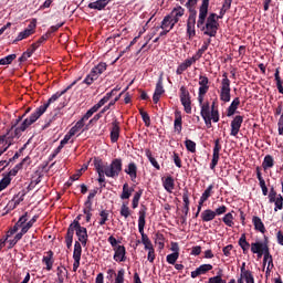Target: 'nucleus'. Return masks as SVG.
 I'll list each match as a JSON object with an SVG mask.
<instances>
[{
    "instance_id": "obj_1",
    "label": "nucleus",
    "mask_w": 283,
    "mask_h": 283,
    "mask_svg": "<svg viewBox=\"0 0 283 283\" xmlns=\"http://www.w3.org/2000/svg\"><path fill=\"white\" fill-rule=\"evenodd\" d=\"M227 14V9L221 8L219 15L217 13L209 14V0H202L199 7V15L197 20V28L203 32L206 36H216L220 28V19Z\"/></svg>"
},
{
    "instance_id": "obj_2",
    "label": "nucleus",
    "mask_w": 283,
    "mask_h": 283,
    "mask_svg": "<svg viewBox=\"0 0 283 283\" xmlns=\"http://www.w3.org/2000/svg\"><path fill=\"white\" fill-rule=\"evenodd\" d=\"M34 123H36V118L31 115L30 117L25 118L19 127L12 128L11 125L7 134L2 135L4 136L7 147L10 149V147L14 145V138H21L23 132H25L28 127L34 125Z\"/></svg>"
},
{
    "instance_id": "obj_3",
    "label": "nucleus",
    "mask_w": 283,
    "mask_h": 283,
    "mask_svg": "<svg viewBox=\"0 0 283 283\" xmlns=\"http://www.w3.org/2000/svg\"><path fill=\"white\" fill-rule=\"evenodd\" d=\"M76 84V81H74L73 83H71L69 86H66L63 91L61 92H56L55 94H53L46 103H44L43 105L39 106L38 108H35V111L31 114L32 117L35 118V120L41 118V115L44 112H48V107H50V105H52V103H56V101H59V98H61V96H63V94H67V92H70V90H72V86Z\"/></svg>"
},
{
    "instance_id": "obj_4",
    "label": "nucleus",
    "mask_w": 283,
    "mask_h": 283,
    "mask_svg": "<svg viewBox=\"0 0 283 283\" xmlns=\"http://www.w3.org/2000/svg\"><path fill=\"white\" fill-rule=\"evenodd\" d=\"M180 17H185V8H182L181 6L174 8L170 14L166 15L163 19L160 27H157L155 29V32H158L160 28H168L169 30L176 28V23L180 21Z\"/></svg>"
},
{
    "instance_id": "obj_5",
    "label": "nucleus",
    "mask_w": 283,
    "mask_h": 283,
    "mask_svg": "<svg viewBox=\"0 0 283 283\" xmlns=\"http://www.w3.org/2000/svg\"><path fill=\"white\" fill-rule=\"evenodd\" d=\"M138 216V231L142 235V243L145 249H151L154 244H151V240H149V237L145 233V224H147V221L145 220V218H147V207L142 206Z\"/></svg>"
},
{
    "instance_id": "obj_6",
    "label": "nucleus",
    "mask_w": 283,
    "mask_h": 283,
    "mask_svg": "<svg viewBox=\"0 0 283 283\" xmlns=\"http://www.w3.org/2000/svg\"><path fill=\"white\" fill-rule=\"evenodd\" d=\"M69 228L72 229L73 235L75 231V235H77V240L78 242H81L82 247H87V240H88L87 228L81 226V222H77V221H73L69 226Z\"/></svg>"
},
{
    "instance_id": "obj_7",
    "label": "nucleus",
    "mask_w": 283,
    "mask_h": 283,
    "mask_svg": "<svg viewBox=\"0 0 283 283\" xmlns=\"http://www.w3.org/2000/svg\"><path fill=\"white\" fill-rule=\"evenodd\" d=\"M123 171V159L115 158L112 160L111 165L105 167V176L107 178H118Z\"/></svg>"
},
{
    "instance_id": "obj_8",
    "label": "nucleus",
    "mask_w": 283,
    "mask_h": 283,
    "mask_svg": "<svg viewBox=\"0 0 283 283\" xmlns=\"http://www.w3.org/2000/svg\"><path fill=\"white\" fill-rule=\"evenodd\" d=\"M222 76L220 101L229 103L231 101V80H229L227 73H223Z\"/></svg>"
},
{
    "instance_id": "obj_9",
    "label": "nucleus",
    "mask_w": 283,
    "mask_h": 283,
    "mask_svg": "<svg viewBox=\"0 0 283 283\" xmlns=\"http://www.w3.org/2000/svg\"><path fill=\"white\" fill-rule=\"evenodd\" d=\"M179 92L180 103L184 105L186 114H191V94H189V91L185 86H181Z\"/></svg>"
},
{
    "instance_id": "obj_10",
    "label": "nucleus",
    "mask_w": 283,
    "mask_h": 283,
    "mask_svg": "<svg viewBox=\"0 0 283 283\" xmlns=\"http://www.w3.org/2000/svg\"><path fill=\"white\" fill-rule=\"evenodd\" d=\"M222 150V144H220V138L214 140V147L212 153V160L210 163V169L213 171L218 167V161L220 160V151Z\"/></svg>"
},
{
    "instance_id": "obj_11",
    "label": "nucleus",
    "mask_w": 283,
    "mask_h": 283,
    "mask_svg": "<svg viewBox=\"0 0 283 283\" xmlns=\"http://www.w3.org/2000/svg\"><path fill=\"white\" fill-rule=\"evenodd\" d=\"M242 123H244V117L242 115H237L230 124V127H231L230 136H238V134H240V128L242 127Z\"/></svg>"
},
{
    "instance_id": "obj_12",
    "label": "nucleus",
    "mask_w": 283,
    "mask_h": 283,
    "mask_svg": "<svg viewBox=\"0 0 283 283\" xmlns=\"http://www.w3.org/2000/svg\"><path fill=\"white\" fill-rule=\"evenodd\" d=\"M118 138H120V122H118V119H114L112 122L111 142L118 143Z\"/></svg>"
},
{
    "instance_id": "obj_13",
    "label": "nucleus",
    "mask_w": 283,
    "mask_h": 283,
    "mask_svg": "<svg viewBox=\"0 0 283 283\" xmlns=\"http://www.w3.org/2000/svg\"><path fill=\"white\" fill-rule=\"evenodd\" d=\"M163 94H165V87L163 86V75H160L153 95V102L155 103V105L158 104Z\"/></svg>"
},
{
    "instance_id": "obj_14",
    "label": "nucleus",
    "mask_w": 283,
    "mask_h": 283,
    "mask_svg": "<svg viewBox=\"0 0 283 283\" xmlns=\"http://www.w3.org/2000/svg\"><path fill=\"white\" fill-rule=\"evenodd\" d=\"M113 251L115 252L113 256L115 262H125L127 260L125 245H117Z\"/></svg>"
},
{
    "instance_id": "obj_15",
    "label": "nucleus",
    "mask_w": 283,
    "mask_h": 283,
    "mask_svg": "<svg viewBox=\"0 0 283 283\" xmlns=\"http://www.w3.org/2000/svg\"><path fill=\"white\" fill-rule=\"evenodd\" d=\"M124 171L127 174V176H129L132 182H136V178H138V166L136 163L130 161Z\"/></svg>"
},
{
    "instance_id": "obj_16",
    "label": "nucleus",
    "mask_w": 283,
    "mask_h": 283,
    "mask_svg": "<svg viewBox=\"0 0 283 283\" xmlns=\"http://www.w3.org/2000/svg\"><path fill=\"white\" fill-rule=\"evenodd\" d=\"M213 270V265L211 264H201L199 268H197L195 271L191 272L192 280H196V277H199V275H207L209 271Z\"/></svg>"
},
{
    "instance_id": "obj_17",
    "label": "nucleus",
    "mask_w": 283,
    "mask_h": 283,
    "mask_svg": "<svg viewBox=\"0 0 283 283\" xmlns=\"http://www.w3.org/2000/svg\"><path fill=\"white\" fill-rule=\"evenodd\" d=\"M28 222V212H25L23 216H21L18 220V222L7 232V238H10L11 235H14L17 231H19V227H23Z\"/></svg>"
},
{
    "instance_id": "obj_18",
    "label": "nucleus",
    "mask_w": 283,
    "mask_h": 283,
    "mask_svg": "<svg viewBox=\"0 0 283 283\" xmlns=\"http://www.w3.org/2000/svg\"><path fill=\"white\" fill-rule=\"evenodd\" d=\"M109 3H112V0H96L94 2H90L87 8H90V10L102 11L105 10Z\"/></svg>"
},
{
    "instance_id": "obj_19",
    "label": "nucleus",
    "mask_w": 283,
    "mask_h": 283,
    "mask_svg": "<svg viewBox=\"0 0 283 283\" xmlns=\"http://www.w3.org/2000/svg\"><path fill=\"white\" fill-rule=\"evenodd\" d=\"M193 63H196V59L193 57L186 59L181 64L178 65L176 70V74L180 76V74L187 72V70H189V67H191Z\"/></svg>"
},
{
    "instance_id": "obj_20",
    "label": "nucleus",
    "mask_w": 283,
    "mask_h": 283,
    "mask_svg": "<svg viewBox=\"0 0 283 283\" xmlns=\"http://www.w3.org/2000/svg\"><path fill=\"white\" fill-rule=\"evenodd\" d=\"M42 263L45 264L46 271H52V266H54V252L52 250L45 252V255L42 258Z\"/></svg>"
},
{
    "instance_id": "obj_21",
    "label": "nucleus",
    "mask_w": 283,
    "mask_h": 283,
    "mask_svg": "<svg viewBox=\"0 0 283 283\" xmlns=\"http://www.w3.org/2000/svg\"><path fill=\"white\" fill-rule=\"evenodd\" d=\"M163 187L168 192L171 193L174 189L176 188V181L174 180V177L168 176L166 178H161Z\"/></svg>"
},
{
    "instance_id": "obj_22",
    "label": "nucleus",
    "mask_w": 283,
    "mask_h": 283,
    "mask_svg": "<svg viewBox=\"0 0 283 283\" xmlns=\"http://www.w3.org/2000/svg\"><path fill=\"white\" fill-rule=\"evenodd\" d=\"M174 129L177 134L182 133V113L180 111L175 112Z\"/></svg>"
},
{
    "instance_id": "obj_23",
    "label": "nucleus",
    "mask_w": 283,
    "mask_h": 283,
    "mask_svg": "<svg viewBox=\"0 0 283 283\" xmlns=\"http://www.w3.org/2000/svg\"><path fill=\"white\" fill-rule=\"evenodd\" d=\"M199 92L207 94V92H209V77H207V75H199Z\"/></svg>"
},
{
    "instance_id": "obj_24",
    "label": "nucleus",
    "mask_w": 283,
    "mask_h": 283,
    "mask_svg": "<svg viewBox=\"0 0 283 283\" xmlns=\"http://www.w3.org/2000/svg\"><path fill=\"white\" fill-rule=\"evenodd\" d=\"M200 218L202 222H211V220H216V212L211 209H206L201 212Z\"/></svg>"
},
{
    "instance_id": "obj_25",
    "label": "nucleus",
    "mask_w": 283,
    "mask_h": 283,
    "mask_svg": "<svg viewBox=\"0 0 283 283\" xmlns=\"http://www.w3.org/2000/svg\"><path fill=\"white\" fill-rule=\"evenodd\" d=\"M132 193H134V188H130L129 184L125 182L123 185L120 200H129V198H132Z\"/></svg>"
},
{
    "instance_id": "obj_26",
    "label": "nucleus",
    "mask_w": 283,
    "mask_h": 283,
    "mask_svg": "<svg viewBox=\"0 0 283 283\" xmlns=\"http://www.w3.org/2000/svg\"><path fill=\"white\" fill-rule=\"evenodd\" d=\"M238 107H240V97H235L230 106L227 109V116L230 118V116H233L235 112L238 111Z\"/></svg>"
},
{
    "instance_id": "obj_27",
    "label": "nucleus",
    "mask_w": 283,
    "mask_h": 283,
    "mask_svg": "<svg viewBox=\"0 0 283 283\" xmlns=\"http://www.w3.org/2000/svg\"><path fill=\"white\" fill-rule=\"evenodd\" d=\"M252 223L254 224L255 231H260V233H266V228L264 227V222L260 217H253Z\"/></svg>"
},
{
    "instance_id": "obj_28",
    "label": "nucleus",
    "mask_w": 283,
    "mask_h": 283,
    "mask_svg": "<svg viewBox=\"0 0 283 283\" xmlns=\"http://www.w3.org/2000/svg\"><path fill=\"white\" fill-rule=\"evenodd\" d=\"M30 160V157L27 156L24 159H22L21 163H19L18 165H15L7 175L9 177L11 176H17L20 171V169H23V165H25V163H28Z\"/></svg>"
},
{
    "instance_id": "obj_29",
    "label": "nucleus",
    "mask_w": 283,
    "mask_h": 283,
    "mask_svg": "<svg viewBox=\"0 0 283 283\" xmlns=\"http://www.w3.org/2000/svg\"><path fill=\"white\" fill-rule=\"evenodd\" d=\"M239 247H241L243 253L247 255L249 253V249H251V244L247 241V234H241L239 239Z\"/></svg>"
},
{
    "instance_id": "obj_30",
    "label": "nucleus",
    "mask_w": 283,
    "mask_h": 283,
    "mask_svg": "<svg viewBox=\"0 0 283 283\" xmlns=\"http://www.w3.org/2000/svg\"><path fill=\"white\" fill-rule=\"evenodd\" d=\"M94 167L95 170L98 172H104L105 168L107 167V163L103 161V159L95 157L94 158Z\"/></svg>"
},
{
    "instance_id": "obj_31",
    "label": "nucleus",
    "mask_w": 283,
    "mask_h": 283,
    "mask_svg": "<svg viewBox=\"0 0 283 283\" xmlns=\"http://www.w3.org/2000/svg\"><path fill=\"white\" fill-rule=\"evenodd\" d=\"M274 165H275V160L273 159V156L266 155L262 163V167H263L264 171H266V169L273 168Z\"/></svg>"
},
{
    "instance_id": "obj_32",
    "label": "nucleus",
    "mask_w": 283,
    "mask_h": 283,
    "mask_svg": "<svg viewBox=\"0 0 283 283\" xmlns=\"http://www.w3.org/2000/svg\"><path fill=\"white\" fill-rule=\"evenodd\" d=\"M265 248H269V245L263 242L251 243V252L252 253H260V251H264Z\"/></svg>"
},
{
    "instance_id": "obj_33",
    "label": "nucleus",
    "mask_w": 283,
    "mask_h": 283,
    "mask_svg": "<svg viewBox=\"0 0 283 283\" xmlns=\"http://www.w3.org/2000/svg\"><path fill=\"white\" fill-rule=\"evenodd\" d=\"M90 118H92V114H90V112L87 111L85 115L76 122V124L74 125L75 128H77V130L83 129V127H85V120H90Z\"/></svg>"
},
{
    "instance_id": "obj_34",
    "label": "nucleus",
    "mask_w": 283,
    "mask_h": 283,
    "mask_svg": "<svg viewBox=\"0 0 283 283\" xmlns=\"http://www.w3.org/2000/svg\"><path fill=\"white\" fill-rule=\"evenodd\" d=\"M274 78L276 81V87L280 94H283V82H282V77L280 76V67L275 69V73H274Z\"/></svg>"
},
{
    "instance_id": "obj_35",
    "label": "nucleus",
    "mask_w": 283,
    "mask_h": 283,
    "mask_svg": "<svg viewBox=\"0 0 283 283\" xmlns=\"http://www.w3.org/2000/svg\"><path fill=\"white\" fill-rule=\"evenodd\" d=\"M145 156L148 158L149 163L153 165V167H155V169L160 170V164H158L156 158H154V155L149 149L145 150Z\"/></svg>"
},
{
    "instance_id": "obj_36",
    "label": "nucleus",
    "mask_w": 283,
    "mask_h": 283,
    "mask_svg": "<svg viewBox=\"0 0 283 283\" xmlns=\"http://www.w3.org/2000/svg\"><path fill=\"white\" fill-rule=\"evenodd\" d=\"M233 212H228L222 218V222L226 224V227H234L235 222H233Z\"/></svg>"
},
{
    "instance_id": "obj_37",
    "label": "nucleus",
    "mask_w": 283,
    "mask_h": 283,
    "mask_svg": "<svg viewBox=\"0 0 283 283\" xmlns=\"http://www.w3.org/2000/svg\"><path fill=\"white\" fill-rule=\"evenodd\" d=\"M50 39V34H43L36 42L31 44V49L33 52H36L39 48H41V43H44V41H48Z\"/></svg>"
},
{
    "instance_id": "obj_38",
    "label": "nucleus",
    "mask_w": 283,
    "mask_h": 283,
    "mask_svg": "<svg viewBox=\"0 0 283 283\" xmlns=\"http://www.w3.org/2000/svg\"><path fill=\"white\" fill-rule=\"evenodd\" d=\"M33 33L32 29H25L24 31L20 32L13 43H19V41H23V39H28Z\"/></svg>"
},
{
    "instance_id": "obj_39",
    "label": "nucleus",
    "mask_w": 283,
    "mask_h": 283,
    "mask_svg": "<svg viewBox=\"0 0 283 283\" xmlns=\"http://www.w3.org/2000/svg\"><path fill=\"white\" fill-rule=\"evenodd\" d=\"M82 253H83V248L81 247V242L75 241L74 251H73V259L81 260Z\"/></svg>"
},
{
    "instance_id": "obj_40",
    "label": "nucleus",
    "mask_w": 283,
    "mask_h": 283,
    "mask_svg": "<svg viewBox=\"0 0 283 283\" xmlns=\"http://www.w3.org/2000/svg\"><path fill=\"white\" fill-rule=\"evenodd\" d=\"M106 103L107 102L104 98L99 99L97 104H95L87 111L88 115L91 114L92 116H94V114H96V112H98V109L103 107V105H105Z\"/></svg>"
},
{
    "instance_id": "obj_41",
    "label": "nucleus",
    "mask_w": 283,
    "mask_h": 283,
    "mask_svg": "<svg viewBox=\"0 0 283 283\" xmlns=\"http://www.w3.org/2000/svg\"><path fill=\"white\" fill-rule=\"evenodd\" d=\"M188 12H189V17H188V20H187V25H196V19L198 17V11L191 9Z\"/></svg>"
},
{
    "instance_id": "obj_42",
    "label": "nucleus",
    "mask_w": 283,
    "mask_h": 283,
    "mask_svg": "<svg viewBox=\"0 0 283 283\" xmlns=\"http://www.w3.org/2000/svg\"><path fill=\"white\" fill-rule=\"evenodd\" d=\"M200 114L202 118L211 116V106L209 105V102H206L203 105H201Z\"/></svg>"
},
{
    "instance_id": "obj_43",
    "label": "nucleus",
    "mask_w": 283,
    "mask_h": 283,
    "mask_svg": "<svg viewBox=\"0 0 283 283\" xmlns=\"http://www.w3.org/2000/svg\"><path fill=\"white\" fill-rule=\"evenodd\" d=\"M12 182V178L9 177L7 174L1 180H0V191H3L4 189H8V186Z\"/></svg>"
},
{
    "instance_id": "obj_44",
    "label": "nucleus",
    "mask_w": 283,
    "mask_h": 283,
    "mask_svg": "<svg viewBox=\"0 0 283 283\" xmlns=\"http://www.w3.org/2000/svg\"><path fill=\"white\" fill-rule=\"evenodd\" d=\"M101 220L98 222L99 227L106 224L107 220H109V210H102L99 212Z\"/></svg>"
},
{
    "instance_id": "obj_45",
    "label": "nucleus",
    "mask_w": 283,
    "mask_h": 283,
    "mask_svg": "<svg viewBox=\"0 0 283 283\" xmlns=\"http://www.w3.org/2000/svg\"><path fill=\"white\" fill-rule=\"evenodd\" d=\"M139 114L143 118L146 127H149L151 125V117H149V114L147 112H145L143 108H139Z\"/></svg>"
},
{
    "instance_id": "obj_46",
    "label": "nucleus",
    "mask_w": 283,
    "mask_h": 283,
    "mask_svg": "<svg viewBox=\"0 0 283 283\" xmlns=\"http://www.w3.org/2000/svg\"><path fill=\"white\" fill-rule=\"evenodd\" d=\"M241 280H245V283H255V277L253 276V272L249 271L240 275Z\"/></svg>"
},
{
    "instance_id": "obj_47",
    "label": "nucleus",
    "mask_w": 283,
    "mask_h": 283,
    "mask_svg": "<svg viewBox=\"0 0 283 283\" xmlns=\"http://www.w3.org/2000/svg\"><path fill=\"white\" fill-rule=\"evenodd\" d=\"M14 59H17V54L7 55V56L0 59V65H11L12 61H14Z\"/></svg>"
},
{
    "instance_id": "obj_48",
    "label": "nucleus",
    "mask_w": 283,
    "mask_h": 283,
    "mask_svg": "<svg viewBox=\"0 0 283 283\" xmlns=\"http://www.w3.org/2000/svg\"><path fill=\"white\" fill-rule=\"evenodd\" d=\"M34 51L32 50V46H30L25 52L22 53V55L19 57V63H25L30 56H32V53Z\"/></svg>"
},
{
    "instance_id": "obj_49",
    "label": "nucleus",
    "mask_w": 283,
    "mask_h": 283,
    "mask_svg": "<svg viewBox=\"0 0 283 283\" xmlns=\"http://www.w3.org/2000/svg\"><path fill=\"white\" fill-rule=\"evenodd\" d=\"M208 283H227L226 280H222V270L218 272L217 276H212L208 280Z\"/></svg>"
},
{
    "instance_id": "obj_50",
    "label": "nucleus",
    "mask_w": 283,
    "mask_h": 283,
    "mask_svg": "<svg viewBox=\"0 0 283 283\" xmlns=\"http://www.w3.org/2000/svg\"><path fill=\"white\" fill-rule=\"evenodd\" d=\"M185 145H186L187 151H190L191 154H196V142L191 139H186Z\"/></svg>"
},
{
    "instance_id": "obj_51",
    "label": "nucleus",
    "mask_w": 283,
    "mask_h": 283,
    "mask_svg": "<svg viewBox=\"0 0 283 283\" xmlns=\"http://www.w3.org/2000/svg\"><path fill=\"white\" fill-rule=\"evenodd\" d=\"M119 213H120V216H122L123 218H126V219H127L129 216H132V211L129 210V207L127 206V202H126V203L123 202Z\"/></svg>"
},
{
    "instance_id": "obj_52",
    "label": "nucleus",
    "mask_w": 283,
    "mask_h": 283,
    "mask_svg": "<svg viewBox=\"0 0 283 283\" xmlns=\"http://www.w3.org/2000/svg\"><path fill=\"white\" fill-rule=\"evenodd\" d=\"M274 205H275V208H274V211H282L283 209V197L282 195H277V198H274Z\"/></svg>"
},
{
    "instance_id": "obj_53",
    "label": "nucleus",
    "mask_w": 283,
    "mask_h": 283,
    "mask_svg": "<svg viewBox=\"0 0 283 283\" xmlns=\"http://www.w3.org/2000/svg\"><path fill=\"white\" fill-rule=\"evenodd\" d=\"M178 258H180V253H170L166 256V261L168 262V264H176Z\"/></svg>"
},
{
    "instance_id": "obj_54",
    "label": "nucleus",
    "mask_w": 283,
    "mask_h": 283,
    "mask_svg": "<svg viewBox=\"0 0 283 283\" xmlns=\"http://www.w3.org/2000/svg\"><path fill=\"white\" fill-rule=\"evenodd\" d=\"M207 50H209V48L202 44V46L197 51L192 59H195V61H200V59H202V54H205Z\"/></svg>"
},
{
    "instance_id": "obj_55",
    "label": "nucleus",
    "mask_w": 283,
    "mask_h": 283,
    "mask_svg": "<svg viewBox=\"0 0 283 283\" xmlns=\"http://www.w3.org/2000/svg\"><path fill=\"white\" fill-rule=\"evenodd\" d=\"M212 193H213V184L208 186V188L201 195V198H203L205 200H209V198H211Z\"/></svg>"
},
{
    "instance_id": "obj_56",
    "label": "nucleus",
    "mask_w": 283,
    "mask_h": 283,
    "mask_svg": "<svg viewBox=\"0 0 283 283\" xmlns=\"http://www.w3.org/2000/svg\"><path fill=\"white\" fill-rule=\"evenodd\" d=\"M115 283H125V269H120L115 277Z\"/></svg>"
},
{
    "instance_id": "obj_57",
    "label": "nucleus",
    "mask_w": 283,
    "mask_h": 283,
    "mask_svg": "<svg viewBox=\"0 0 283 283\" xmlns=\"http://www.w3.org/2000/svg\"><path fill=\"white\" fill-rule=\"evenodd\" d=\"M146 251H148L147 260L151 264H154V260H156V251L153 248H147Z\"/></svg>"
},
{
    "instance_id": "obj_58",
    "label": "nucleus",
    "mask_w": 283,
    "mask_h": 283,
    "mask_svg": "<svg viewBox=\"0 0 283 283\" xmlns=\"http://www.w3.org/2000/svg\"><path fill=\"white\" fill-rule=\"evenodd\" d=\"M182 200H184V207L188 209L190 201H189V189L185 188L182 192Z\"/></svg>"
},
{
    "instance_id": "obj_59",
    "label": "nucleus",
    "mask_w": 283,
    "mask_h": 283,
    "mask_svg": "<svg viewBox=\"0 0 283 283\" xmlns=\"http://www.w3.org/2000/svg\"><path fill=\"white\" fill-rule=\"evenodd\" d=\"M93 69H95L97 71V74H103V72H105V70H107V63L105 62H101L97 65H95Z\"/></svg>"
},
{
    "instance_id": "obj_60",
    "label": "nucleus",
    "mask_w": 283,
    "mask_h": 283,
    "mask_svg": "<svg viewBox=\"0 0 283 283\" xmlns=\"http://www.w3.org/2000/svg\"><path fill=\"white\" fill-rule=\"evenodd\" d=\"M187 36L193 39L196 36V25L187 24Z\"/></svg>"
},
{
    "instance_id": "obj_61",
    "label": "nucleus",
    "mask_w": 283,
    "mask_h": 283,
    "mask_svg": "<svg viewBox=\"0 0 283 283\" xmlns=\"http://www.w3.org/2000/svg\"><path fill=\"white\" fill-rule=\"evenodd\" d=\"M73 242H74V232H72V229L69 227L65 235V244L73 243Z\"/></svg>"
},
{
    "instance_id": "obj_62",
    "label": "nucleus",
    "mask_w": 283,
    "mask_h": 283,
    "mask_svg": "<svg viewBox=\"0 0 283 283\" xmlns=\"http://www.w3.org/2000/svg\"><path fill=\"white\" fill-rule=\"evenodd\" d=\"M185 6L188 11L196 10V6H198V0H188Z\"/></svg>"
},
{
    "instance_id": "obj_63",
    "label": "nucleus",
    "mask_w": 283,
    "mask_h": 283,
    "mask_svg": "<svg viewBox=\"0 0 283 283\" xmlns=\"http://www.w3.org/2000/svg\"><path fill=\"white\" fill-rule=\"evenodd\" d=\"M227 206L222 205L219 208H217L214 211V216H224L227 213Z\"/></svg>"
},
{
    "instance_id": "obj_64",
    "label": "nucleus",
    "mask_w": 283,
    "mask_h": 283,
    "mask_svg": "<svg viewBox=\"0 0 283 283\" xmlns=\"http://www.w3.org/2000/svg\"><path fill=\"white\" fill-rule=\"evenodd\" d=\"M94 81H96V77H94V75H92L91 73L86 75V77L84 78L83 83L85 85H92L94 83Z\"/></svg>"
}]
</instances>
